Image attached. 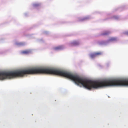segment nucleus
<instances>
[{"label":"nucleus","instance_id":"f257e3e1","mask_svg":"<svg viewBox=\"0 0 128 128\" xmlns=\"http://www.w3.org/2000/svg\"><path fill=\"white\" fill-rule=\"evenodd\" d=\"M64 48L63 46H60L54 48V49L55 50H58L62 49Z\"/></svg>","mask_w":128,"mask_h":128},{"label":"nucleus","instance_id":"f03ea898","mask_svg":"<svg viewBox=\"0 0 128 128\" xmlns=\"http://www.w3.org/2000/svg\"><path fill=\"white\" fill-rule=\"evenodd\" d=\"M79 44V43L78 42L76 41H74L71 43L70 45L71 46H76L78 45Z\"/></svg>","mask_w":128,"mask_h":128},{"label":"nucleus","instance_id":"7ed1b4c3","mask_svg":"<svg viewBox=\"0 0 128 128\" xmlns=\"http://www.w3.org/2000/svg\"><path fill=\"white\" fill-rule=\"evenodd\" d=\"M117 38H116L112 37L110 38L108 40V42H113L116 41L117 40Z\"/></svg>","mask_w":128,"mask_h":128},{"label":"nucleus","instance_id":"20e7f679","mask_svg":"<svg viewBox=\"0 0 128 128\" xmlns=\"http://www.w3.org/2000/svg\"><path fill=\"white\" fill-rule=\"evenodd\" d=\"M110 33V32L109 31H105L101 34L102 36H106Z\"/></svg>","mask_w":128,"mask_h":128},{"label":"nucleus","instance_id":"39448f33","mask_svg":"<svg viewBox=\"0 0 128 128\" xmlns=\"http://www.w3.org/2000/svg\"><path fill=\"white\" fill-rule=\"evenodd\" d=\"M31 51L30 50H26L23 51L22 52V53L25 54H28Z\"/></svg>","mask_w":128,"mask_h":128},{"label":"nucleus","instance_id":"423d86ee","mask_svg":"<svg viewBox=\"0 0 128 128\" xmlns=\"http://www.w3.org/2000/svg\"><path fill=\"white\" fill-rule=\"evenodd\" d=\"M90 56L91 58H93L96 56L95 53L92 54L90 55Z\"/></svg>","mask_w":128,"mask_h":128},{"label":"nucleus","instance_id":"0eeeda50","mask_svg":"<svg viewBox=\"0 0 128 128\" xmlns=\"http://www.w3.org/2000/svg\"><path fill=\"white\" fill-rule=\"evenodd\" d=\"M96 56H97L100 55H101L102 53L101 52H98L95 53Z\"/></svg>","mask_w":128,"mask_h":128},{"label":"nucleus","instance_id":"6e6552de","mask_svg":"<svg viewBox=\"0 0 128 128\" xmlns=\"http://www.w3.org/2000/svg\"><path fill=\"white\" fill-rule=\"evenodd\" d=\"M19 45L20 46H23L24 45V43L20 42L19 44Z\"/></svg>","mask_w":128,"mask_h":128},{"label":"nucleus","instance_id":"1a4fd4ad","mask_svg":"<svg viewBox=\"0 0 128 128\" xmlns=\"http://www.w3.org/2000/svg\"><path fill=\"white\" fill-rule=\"evenodd\" d=\"M125 34L126 35H128V32H126Z\"/></svg>","mask_w":128,"mask_h":128},{"label":"nucleus","instance_id":"9d476101","mask_svg":"<svg viewBox=\"0 0 128 128\" xmlns=\"http://www.w3.org/2000/svg\"><path fill=\"white\" fill-rule=\"evenodd\" d=\"M35 6H38L39 5V4H37V5H36V4H35Z\"/></svg>","mask_w":128,"mask_h":128}]
</instances>
